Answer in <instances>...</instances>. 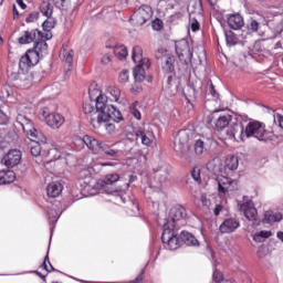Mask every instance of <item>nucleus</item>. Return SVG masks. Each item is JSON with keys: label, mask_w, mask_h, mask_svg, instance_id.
Instances as JSON below:
<instances>
[{"label": "nucleus", "mask_w": 283, "mask_h": 283, "mask_svg": "<svg viewBox=\"0 0 283 283\" xmlns=\"http://www.w3.org/2000/svg\"><path fill=\"white\" fill-rule=\"evenodd\" d=\"M97 111L101 113L97 119H93L94 129L103 127L107 134H114L116 130V125H114V123H120V120H123V114L120 111L112 104L103 103V97L97 99Z\"/></svg>", "instance_id": "1"}, {"label": "nucleus", "mask_w": 283, "mask_h": 283, "mask_svg": "<svg viewBox=\"0 0 283 283\" xmlns=\"http://www.w3.org/2000/svg\"><path fill=\"white\" fill-rule=\"evenodd\" d=\"M91 102H84L82 112L85 114L87 120L91 123L92 127H94L93 120H98V116H101V111H98V98H102V103L105 104V97L98 90H88Z\"/></svg>", "instance_id": "2"}, {"label": "nucleus", "mask_w": 283, "mask_h": 283, "mask_svg": "<svg viewBox=\"0 0 283 283\" xmlns=\"http://www.w3.org/2000/svg\"><path fill=\"white\" fill-rule=\"evenodd\" d=\"M41 52H48V42L43 39H38L33 49L27 51V53L20 59L21 70L27 67H34L39 63V54Z\"/></svg>", "instance_id": "3"}, {"label": "nucleus", "mask_w": 283, "mask_h": 283, "mask_svg": "<svg viewBox=\"0 0 283 283\" xmlns=\"http://www.w3.org/2000/svg\"><path fill=\"white\" fill-rule=\"evenodd\" d=\"M161 242L168 251H176L182 247V237L180 228H172L169 224H164L161 233Z\"/></svg>", "instance_id": "4"}, {"label": "nucleus", "mask_w": 283, "mask_h": 283, "mask_svg": "<svg viewBox=\"0 0 283 283\" xmlns=\"http://www.w3.org/2000/svg\"><path fill=\"white\" fill-rule=\"evenodd\" d=\"M187 218H189L187 209L182 205H175L170 208L165 224L180 229V227H185V224H187Z\"/></svg>", "instance_id": "5"}, {"label": "nucleus", "mask_w": 283, "mask_h": 283, "mask_svg": "<svg viewBox=\"0 0 283 283\" xmlns=\"http://www.w3.org/2000/svg\"><path fill=\"white\" fill-rule=\"evenodd\" d=\"M17 125H20L28 138H40L42 142L45 140V135L41 130L35 129L32 119L25 117V115L18 114L15 117Z\"/></svg>", "instance_id": "6"}, {"label": "nucleus", "mask_w": 283, "mask_h": 283, "mask_svg": "<svg viewBox=\"0 0 283 283\" xmlns=\"http://www.w3.org/2000/svg\"><path fill=\"white\" fill-rule=\"evenodd\" d=\"M44 209L46 211L49 223L53 224V227H51V235H52L54 233V227L56 226V222H59L61 214L65 211V208L63 209V205L61 203V201L54 200V201H46Z\"/></svg>", "instance_id": "7"}, {"label": "nucleus", "mask_w": 283, "mask_h": 283, "mask_svg": "<svg viewBox=\"0 0 283 283\" xmlns=\"http://www.w3.org/2000/svg\"><path fill=\"white\" fill-rule=\"evenodd\" d=\"M176 54L184 65L191 67V59H193V52L191 51V46L189 45V41L186 39L176 42Z\"/></svg>", "instance_id": "8"}, {"label": "nucleus", "mask_w": 283, "mask_h": 283, "mask_svg": "<svg viewBox=\"0 0 283 283\" xmlns=\"http://www.w3.org/2000/svg\"><path fill=\"white\" fill-rule=\"evenodd\" d=\"M156 59L159 60L161 64V70L166 74H174L176 70V56L168 53L165 49H159L156 52Z\"/></svg>", "instance_id": "9"}, {"label": "nucleus", "mask_w": 283, "mask_h": 283, "mask_svg": "<svg viewBox=\"0 0 283 283\" xmlns=\"http://www.w3.org/2000/svg\"><path fill=\"white\" fill-rule=\"evenodd\" d=\"M245 138H256V140H266V128L264 124L258 120H250L245 126Z\"/></svg>", "instance_id": "10"}, {"label": "nucleus", "mask_w": 283, "mask_h": 283, "mask_svg": "<svg viewBox=\"0 0 283 283\" xmlns=\"http://www.w3.org/2000/svg\"><path fill=\"white\" fill-rule=\"evenodd\" d=\"M168 10H177L174 14L168 17L169 23H176L185 17V10L187 9V0H167Z\"/></svg>", "instance_id": "11"}, {"label": "nucleus", "mask_w": 283, "mask_h": 283, "mask_svg": "<svg viewBox=\"0 0 283 283\" xmlns=\"http://www.w3.org/2000/svg\"><path fill=\"white\" fill-rule=\"evenodd\" d=\"M135 136L137 140H140L142 145H145V147H151L154 140H156L154 128L150 125H144L137 128L135 130Z\"/></svg>", "instance_id": "12"}, {"label": "nucleus", "mask_w": 283, "mask_h": 283, "mask_svg": "<svg viewBox=\"0 0 283 283\" xmlns=\"http://www.w3.org/2000/svg\"><path fill=\"white\" fill-rule=\"evenodd\" d=\"M226 136L229 140H235L237 143H244L247 140V133L244 125L241 122L232 123L226 130Z\"/></svg>", "instance_id": "13"}, {"label": "nucleus", "mask_w": 283, "mask_h": 283, "mask_svg": "<svg viewBox=\"0 0 283 283\" xmlns=\"http://www.w3.org/2000/svg\"><path fill=\"white\" fill-rule=\"evenodd\" d=\"M151 17H154V10H151V7L143 4L134 11L130 19L132 21H135L137 25H145L147 21H151Z\"/></svg>", "instance_id": "14"}, {"label": "nucleus", "mask_w": 283, "mask_h": 283, "mask_svg": "<svg viewBox=\"0 0 283 283\" xmlns=\"http://www.w3.org/2000/svg\"><path fill=\"white\" fill-rule=\"evenodd\" d=\"M75 145H80V147H85V145H86V147L91 151H93V154H98V151H102L105 143L99 142L98 139H96L90 135H85L83 138H76Z\"/></svg>", "instance_id": "15"}, {"label": "nucleus", "mask_w": 283, "mask_h": 283, "mask_svg": "<svg viewBox=\"0 0 283 283\" xmlns=\"http://www.w3.org/2000/svg\"><path fill=\"white\" fill-rule=\"evenodd\" d=\"M191 138L192 133L190 129L179 130L174 138V150L177 151V154H182V149H185Z\"/></svg>", "instance_id": "16"}, {"label": "nucleus", "mask_w": 283, "mask_h": 283, "mask_svg": "<svg viewBox=\"0 0 283 283\" xmlns=\"http://www.w3.org/2000/svg\"><path fill=\"white\" fill-rule=\"evenodd\" d=\"M178 87H180V80L176 74L170 73V75H166L163 84L164 92H166L168 96H176L178 94Z\"/></svg>", "instance_id": "17"}, {"label": "nucleus", "mask_w": 283, "mask_h": 283, "mask_svg": "<svg viewBox=\"0 0 283 283\" xmlns=\"http://www.w3.org/2000/svg\"><path fill=\"white\" fill-rule=\"evenodd\" d=\"M211 118H217L216 120V127L218 132H222V129H226V127H229L231 124V120H233V116L229 113H223L220 109H216L210 115Z\"/></svg>", "instance_id": "18"}, {"label": "nucleus", "mask_w": 283, "mask_h": 283, "mask_svg": "<svg viewBox=\"0 0 283 283\" xmlns=\"http://www.w3.org/2000/svg\"><path fill=\"white\" fill-rule=\"evenodd\" d=\"M238 229H240V220L233 217L226 218L219 227L220 233H234Z\"/></svg>", "instance_id": "19"}, {"label": "nucleus", "mask_w": 283, "mask_h": 283, "mask_svg": "<svg viewBox=\"0 0 283 283\" xmlns=\"http://www.w3.org/2000/svg\"><path fill=\"white\" fill-rule=\"evenodd\" d=\"M2 165L6 167H17L21 163V150L12 149L1 160Z\"/></svg>", "instance_id": "20"}, {"label": "nucleus", "mask_w": 283, "mask_h": 283, "mask_svg": "<svg viewBox=\"0 0 283 283\" xmlns=\"http://www.w3.org/2000/svg\"><path fill=\"white\" fill-rule=\"evenodd\" d=\"M132 59L134 63H139L138 65L144 70H149V67H151L149 59L143 57V48L138 45L133 48Z\"/></svg>", "instance_id": "21"}, {"label": "nucleus", "mask_w": 283, "mask_h": 283, "mask_svg": "<svg viewBox=\"0 0 283 283\" xmlns=\"http://www.w3.org/2000/svg\"><path fill=\"white\" fill-rule=\"evenodd\" d=\"M240 211L243 212L247 220L253 221L258 218V209H255V205L252 200H247L240 206Z\"/></svg>", "instance_id": "22"}, {"label": "nucleus", "mask_w": 283, "mask_h": 283, "mask_svg": "<svg viewBox=\"0 0 283 283\" xmlns=\"http://www.w3.org/2000/svg\"><path fill=\"white\" fill-rule=\"evenodd\" d=\"M211 145H213V135L208 137L201 136V138L197 139L195 143V153L197 156H202V154H205V149H207V147H211Z\"/></svg>", "instance_id": "23"}, {"label": "nucleus", "mask_w": 283, "mask_h": 283, "mask_svg": "<svg viewBox=\"0 0 283 283\" xmlns=\"http://www.w3.org/2000/svg\"><path fill=\"white\" fill-rule=\"evenodd\" d=\"M34 39H43V32L38 29H32L31 31H24V34L19 38L20 45H28V43H32Z\"/></svg>", "instance_id": "24"}, {"label": "nucleus", "mask_w": 283, "mask_h": 283, "mask_svg": "<svg viewBox=\"0 0 283 283\" xmlns=\"http://www.w3.org/2000/svg\"><path fill=\"white\" fill-rule=\"evenodd\" d=\"M102 151L105 154V156H108L109 158H120L123 156V149H120V143L115 144H104L102 147Z\"/></svg>", "instance_id": "25"}, {"label": "nucleus", "mask_w": 283, "mask_h": 283, "mask_svg": "<svg viewBox=\"0 0 283 283\" xmlns=\"http://www.w3.org/2000/svg\"><path fill=\"white\" fill-rule=\"evenodd\" d=\"M227 23L231 30H242L244 28V18L240 13L228 14Z\"/></svg>", "instance_id": "26"}, {"label": "nucleus", "mask_w": 283, "mask_h": 283, "mask_svg": "<svg viewBox=\"0 0 283 283\" xmlns=\"http://www.w3.org/2000/svg\"><path fill=\"white\" fill-rule=\"evenodd\" d=\"M217 182H218L219 196L222 197V196H227V193L231 191V185H233V179L222 176L217 179Z\"/></svg>", "instance_id": "27"}, {"label": "nucleus", "mask_w": 283, "mask_h": 283, "mask_svg": "<svg viewBox=\"0 0 283 283\" xmlns=\"http://www.w3.org/2000/svg\"><path fill=\"white\" fill-rule=\"evenodd\" d=\"M102 96L104 97V103L106 105L107 101H111V103H119L120 101V88H118L117 86H108L106 88V94Z\"/></svg>", "instance_id": "28"}, {"label": "nucleus", "mask_w": 283, "mask_h": 283, "mask_svg": "<svg viewBox=\"0 0 283 283\" xmlns=\"http://www.w3.org/2000/svg\"><path fill=\"white\" fill-rule=\"evenodd\" d=\"M31 140L30 151L31 155L35 158L41 156V145H45L48 143V137L44 136V140H41V137H28Z\"/></svg>", "instance_id": "29"}, {"label": "nucleus", "mask_w": 283, "mask_h": 283, "mask_svg": "<svg viewBox=\"0 0 283 283\" xmlns=\"http://www.w3.org/2000/svg\"><path fill=\"white\" fill-rule=\"evenodd\" d=\"M181 244H186V247H200V241L193 235V233L189 231H181Z\"/></svg>", "instance_id": "30"}, {"label": "nucleus", "mask_w": 283, "mask_h": 283, "mask_svg": "<svg viewBox=\"0 0 283 283\" xmlns=\"http://www.w3.org/2000/svg\"><path fill=\"white\" fill-rule=\"evenodd\" d=\"M282 221L281 212H273L272 210H268L263 214L262 223L263 224H275V222Z\"/></svg>", "instance_id": "31"}, {"label": "nucleus", "mask_w": 283, "mask_h": 283, "mask_svg": "<svg viewBox=\"0 0 283 283\" xmlns=\"http://www.w3.org/2000/svg\"><path fill=\"white\" fill-rule=\"evenodd\" d=\"M46 193L49 198H59L63 193V185L59 181H53L48 185Z\"/></svg>", "instance_id": "32"}, {"label": "nucleus", "mask_w": 283, "mask_h": 283, "mask_svg": "<svg viewBox=\"0 0 283 283\" xmlns=\"http://www.w3.org/2000/svg\"><path fill=\"white\" fill-rule=\"evenodd\" d=\"M65 123V117L59 113H52L51 116H49L46 125L49 127H52V129H59L63 124Z\"/></svg>", "instance_id": "33"}, {"label": "nucleus", "mask_w": 283, "mask_h": 283, "mask_svg": "<svg viewBox=\"0 0 283 283\" xmlns=\"http://www.w3.org/2000/svg\"><path fill=\"white\" fill-rule=\"evenodd\" d=\"M15 178L17 175L12 170H0V185H10Z\"/></svg>", "instance_id": "34"}, {"label": "nucleus", "mask_w": 283, "mask_h": 283, "mask_svg": "<svg viewBox=\"0 0 283 283\" xmlns=\"http://www.w3.org/2000/svg\"><path fill=\"white\" fill-rule=\"evenodd\" d=\"M39 10L42 13V17L50 18L54 14V6L48 0L41 2Z\"/></svg>", "instance_id": "35"}, {"label": "nucleus", "mask_w": 283, "mask_h": 283, "mask_svg": "<svg viewBox=\"0 0 283 283\" xmlns=\"http://www.w3.org/2000/svg\"><path fill=\"white\" fill-rule=\"evenodd\" d=\"M226 169H229V171H235L238 167H240V161L237 156H228L224 161Z\"/></svg>", "instance_id": "36"}, {"label": "nucleus", "mask_w": 283, "mask_h": 283, "mask_svg": "<svg viewBox=\"0 0 283 283\" xmlns=\"http://www.w3.org/2000/svg\"><path fill=\"white\" fill-rule=\"evenodd\" d=\"M135 83H143L145 81V69L137 65L133 71Z\"/></svg>", "instance_id": "37"}, {"label": "nucleus", "mask_w": 283, "mask_h": 283, "mask_svg": "<svg viewBox=\"0 0 283 283\" xmlns=\"http://www.w3.org/2000/svg\"><path fill=\"white\" fill-rule=\"evenodd\" d=\"M207 85H208V88H207L208 96H211L212 101L214 103H218L220 95L216 91V86H213V82L211 80H209Z\"/></svg>", "instance_id": "38"}, {"label": "nucleus", "mask_w": 283, "mask_h": 283, "mask_svg": "<svg viewBox=\"0 0 283 283\" xmlns=\"http://www.w3.org/2000/svg\"><path fill=\"white\" fill-rule=\"evenodd\" d=\"M56 27V19L54 17H49L46 20L42 23V28L44 32H51Z\"/></svg>", "instance_id": "39"}, {"label": "nucleus", "mask_w": 283, "mask_h": 283, "mask_svg": "<svg viewBox=\"0 0 283 283\" xmlns=\"http://www.w3.org/2000/svg\"><path fill=\"white\" fill-rule=\"evenodd\" d=\"M226 42L229 48H233V45H238V43H240V40L238 39V35H235V33L229 31L226 32Z\"/></svg>", "instance_id": "40"}, {"label": "nucleus", "mask_w": 283, "mask_h": 283, "mask_svg": "<svg viewBox=\"0 0 283 283\" xmlns=\"http://www.w3.org/2000/svg\"><path fill=\"white\" fill-rule=\"evenodd\" d=\"M271 235H273V233L271 231L261 230L260 232H256L253 235V240H254V242H262L263 240L271 238Z\"/></svg>", "instance_id": "41"}, {"label": "nucleus", "mask_w": 283, "mask_h": 283, "mask_svg": "<svg viewBox=\"0 0 283 283\" xmlns=\"http://www.w3.org/2000/svg\"><path fill=\"white\" fill-rule=\"evenodd\" d=\"M184 96H186V99L188 101V103H191V101H193V98L198 96V91H196L193 86H188L184 91Z\"/></svg>", "instance_id": "42"}, {"label": "nucleus", "mask_w": 283, "mask_h": 283, "mask_svg": "<svg viewBox=\"0 0 283 283\" xmlns=\"http://www.w3.org/2000/svg\"><path fill=\"white\" fill-rule=\"evenodd\" d=\"M56 160H65L66 165H72L76 160V157L71 153L60 151V156L56 157Z\"/></svg>", "instance_id": "43"}, {"label": "nucleus", "mask_w": 283, "mask_h": 283, "mask_svg": "<svg viewBox=\"0 0 283 283\" xmlns=\"http://www.w3.org/2000/svg\"><path fill=\"white\" fill-rule=\"evenodd\" d=\"M19 72H11L9 74V78H11V81H19V78H23V76H25V72H28V70H30V67H27L25 70L21 69V62H19Z\"/></svg>", "instance_id": "44"}, {"label": "nucleus", "mask_w": 283, "mask_h": 283, "mask_svg": "<svg viewBox=\"0 0 283 283\" xmlns=\"http://www.w3.org/2000/svg\"><path fill=\"white\" fill-rule=\"evenodd\" d=\"M120 180V175L116 172H112L105 176L104 184L105 185H114L115 182H118Z\"/></svg>", "instance_id": "45"}, {"label": "nucleus", "mask_w": 283, "mask_h": 283, "mask_svg": "<svg viewBox=\"0 0 283 283\" xmlns=\"http://www.w3.org/2000/svg\"><path fill=\"white\" fill-rule=\"evenodd\" d=\"M114 54L123 61V59H127V48H125V45H120L114 50Z\"/></svg>", "instance_id": "46"}, {"label": "nucleus", "mask_w": 283, "mask_h": 283, "mask_svg": "<svg viewBox=\"0 0 283 283\" xmlns=\"http://www.w3.org/2000/svg\"><path fill=\"white\" fill-rule=\"evenodd\" d=\"M54 2L57 10H70V0H54Z\"/></svg>", "instance_id": "47"}, {"label": "nucleus", "mask_w": 283, "mask_h": 283, "mask_svg": "<svg viewBox=\"0 0 283 283\" xmlns=\"http://www.w3.org/2000/svg\"><path fill=\"white\" fill-rule=\"evenodd\" d=\"M41 266L44 269V271H46V273H52V271H54V266L50 262V254L44 256V261Z\"/></svg>", "instance_id": "48"}, {"label": "nucleus", "mask_w": 283, "mask_h": 283, "mask_svg": "<svg viewBox=\"0 0 283 283\" xmlns=\"http://www.w3.org/2000/svg\"><path fill=\"white\" fill-rule=\"evenodd\" d=\"M50 116H52V113L50 112V108L44 107L41 108L39 112V117L41 120H45V123H48V119L50 118Z\"/></svg>", "instance_id": "49"}, {"label": "nucleus", "mask_w": 283, "mask_h": 283, "mask_svg": "<svg viewBox=\"0 0 283 283\" xmlns=\"http://www.w3.org/2000/svg\"><path fill=\"white\" fill-rule=\"evenodd\" d=\"M248 30L249 32H258V30H260V22L251 19L250 22L248 23Z\"/></svg>", "instance_id": "50"}, {"label": "nucleus", "mask_w": 283, "mask_h": 283, "mask_svg": "<svg viewBox=\"0 0 283 283\" xmlns=\"http://www.w3.org/2000/svg\"><path fill=\"white\" fill-rule=\"evenodd\" d=\"M212 280L216 283H222L224 281V276L222 275V272H220V271H218V269H216L212 274Z\"/></svg>", "instance_id": "51"}, {"label": "nucleus", "mask_w": 283, "mask_h": 283, "mask_svg": "<svg viewBox=\"0 0 283 283\" xmlns=\"http://www.w3.org/2000/svg\"><path fill=\"white\" fill-rule=\"evenodd\" d=\"M129 81V71L123 70L118 75V82L119 83H127Z\"/></svg>", "instance_id": "52"}, {"label": "nucleus", "mask_w": 283, "mask_h": 283, "mask_svg": "<svg viewBox=\"0 0 283 283\" xmlns=\"http://www.w3.org/2000/svg\"><path fill=\"white\" fill-rule=\"evenodd\" d=\"M163 20L160 19H155L153 22H151V28L153 30H155L156 32H160V30H163Z\"/></svg>", "instance_id": "53"}, {"label": "nucleus", "mask_w": 283, "mask_h": 283, "mask_svg": "<svg viewBox=\"0 0 283 283\" xmlns=\"http://www.w3.org/2000/svg\"><path fill=\"white\" fill-rule=\"evenodd\" d=\"M39 11L31 12L25 19L27 23H34L35 21H39Z\"/></svg>", "instance_id": "54"}, {"label": "nucleus", "mask_w": 283, "mask_h": 283, "mask_svg": "<svg viewBox=\"0 0 283 283\" xmlns=\"http://www.w3.org/2000/svg\"><path fill=\"white\" fill-rule=\"evenodd\" d=\"M191 177L193 178V180H196V182H201L202 179H201V177H200V168L195 167V168L191 170Z\"/></svg>", "instance_id": "55"}, {"label": "nucleus", "mask_w": 283, "mask_h": 283, "mask_svg": "<svg viewBox=\"0 0 283 283\" xmlns=\"http://www.w3.org/2000/svg\"><path fill=\"white\" fill-rule=\"evenodd\" d=\"M130 91L133 94H140L143 92V86L140 85V82H135Z\"/></svg>", "instance_id": "56"}, {"label": "nucleus", "mask_w": 283, "mask_h": 283, "mask_svg": "<svg viewBox=\"0 0 283 283\" xmlns=\"http://www.w3.org/2000/svg\"><path fill=\"white\" fill-rule=\"evenodd\" d=\"M220 213H224V206H222V203H217L213 208V216L218 217Z\"/></svg>", "instance_id": "57"}, {"label": "nucleus", "mask_w": 283, "mask_h": 283, "mask_svg": "<svg viewBox=\"0 0 283 283\" xmlns=\"http://www.w3.org/2000/svg\"><path fill=\"white\" fill-rule=\"evenodd\" d=\"M8 120H10L8 114L0 108V125H8Z\"/></svg>", "instance_id": "58"}, {"label": "nucleus", "mask_w": 283, "mask_h": 283, "mask_svg": "<svg viewBox=\"0 0 283 283\" xmlns=\"http://www.w3.org/2000/svg\"><path fill=\"white\" fill-rule=\"evenodd\" d=\"M274 123H275V125H279V127H281V129H283V115L274 114Z\"/></svg>", "instance_id": "59"}, {"label": "nucleus", "mask_w": 283, "mask_h": 283, "mask_svg": "<svg viewBox=\"0 0 283 283\" xmlns=\"http://www.w3.org/2000/svg\"><path fill=\"white\" fill-rule=\"evenodd\" d=\"M109 63H112V54L106 53L102 56V64L109 65Z\"/></svg>", "instance_id": "60"}, {"label": "nucleus", "mask_w": 283, "mask_h": 283, "mask_svg": "<svg viewBox=\"0 0 283 283\" xmlns=\"http://www.w3.org/2000/svg\"><path fill=\"white\" fill-rule=\"evenodd\" d=\"M101 184H95L93 187H92V191H91V196H96V193H99L101 192Z\"/></svg>", "instance_id": "61"}, {"label": "nucleus", "mask_w": 283, "mask_h": 283, "mask_svg": "<svg viewBox=\"0 0 283 283\" xmlns=\"http://www.w3.org/2000/svg\"><path fill=\"white\" fill-rule=\"evenodd\" d=\"M266 248L265 247H260L258 250V258H264V255H266Z\"/></svg>", "instance_id": "62"}, {"label": "nucleus", "mask_w": 283, "mask_h": 283, "mask_svg": "<svg viewBox=\"0 0 283 283\" xmlns=\"http://www.w3.org/2000/svg\"><path fill=\"white\" fill-rule=\"evenodd\" d=\"M157 176L160 178V182H165L167 180V172L158 171Z\"/></svg>", "instance_id": "63"}, {"label": "nucleus", "mask_w": 283, "mask_h": 283, "mask_svg": "<svg viewBox=\"0 0 283 283\" xmlns=\"http://www.w3.org/2000/svg\"><path fill=\"white\" fill-rule=\"evenodd\" d=\"M191 30L192 32H198V30H200V23H198V21L192 22Z\"/></svg>", "instance_id": "64"}]
</instances>
